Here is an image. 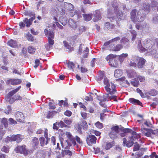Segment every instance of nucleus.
I'll use <instances>...</instances> for the list:
<instances>
[{
    "label": "nucleus",
    "mask_w": 158,
    "mask_h": 158,
    "mask_svg": "<svg viewBox=\"0 0 158 158\" xmlns=\"http://www.w3.org/2000/svg\"><path fill=\"white\" fill-rule=\"evenodd\" d=\"M109 6H111L110 9H108L107 16L111 22L115 20L118 26H120L118 21L123 20L124 18L122 11L119 10L118 8V4L116 0H108Z\"/></svg>",
    "instance_id": "1"
},
{
    "label": "nucleus",
    "mask_w": 158,
    "mask_h": 158,
    "mask_svg": "<svg viewBox=\"0 0 158 158\" xmlns=\"http://www.w3.org/2000/svg\"><path fill=\"white\" fill-rule=\"evenodd\" d=\"M142 10L139 9L138 11L136 9L132 10L130 12L131 19L135 23L137 22H141L143 21L146 17V14L141 12Z\"/></svg>",
    "instance_id": "2"
},
{
    "label": "nucleus",
    "mask_w": 158,
    "mask_h": 158,
    "mask_svg": "<svg viewBox=\"0 0 158 158\" xmlns=\"http://www.w3.org/2000/svg\"><path fill=\"white\" fill-rule=\"evenodd\" d=\"M104 84L105 85V88L107 94L113 95L116 92V86L112 82H110L109 81L107 78H105L103 81Z\"/></svg>",
    "instance_id": "3"
},
{
    "label": "nucleus",
    "mask_w": 158,
    "mask_h": 158,
    "mask_svg": "<svg viewBox=\"0 0 158 158\" xmlns=\"http://www.w3.org/2000/svg\"><path fill=\"white\" fill-rule=\"evenodd\" d=\"M35 19V17L34 14H33V17H31L29 19L27 18H25L23 21L20 22L19 23V26L21 29L23 28L26 26L27 27H29L31 24L33 20Z\"/></svg>",
    "instance_id": "4"
},
{
    "label": "nucleus",
    "mask_w": 158,
    "mask_h": 158,
    "mask_svg": "<svg viewBox=\"0 0 158 158\" xmlns=\"http://www.w3.org/2000/svg\"><path fill=\"white\" fill-rule=\"evenodd\" d=\"M131 58L134 61H138L137 66L139 68H143L146 61V60L143 58L139 57L135 55H133Z\"/></svg>",
    "instance_id": "5"
},
{
    "label": "nucleus",
    "mask_w": 158,
    "mask_h": 158,
    "mask_svg": "<svg viewBox=\"0 0 158 158\" xmlns=\"http://www.w3.org/2000/svg\"><path fill=\"white\" fill-rule=\"evenodd\" d=\"M119 131V127L118 126H114L111 128L110 132L109 133V136L112 139L116 138Z\"/></svg>",
    "instance_id": "6"
},
{
    "label": "nucleus",
    "mask_w": 158,
    "mask_h": 158,
    "mask_svg": "<svg viewBox=\"0 0 158 158\" xmlns=\"http://www.w3.org/2000/svg\"><path fill=\"white\" fill-rule=\"evenodd\" d=\"M15 150L16 152L23 154L25 156L27 155L28 153V151L26 148V146L24 145L16 147Z\"/></svg>",
    "instance_id": "7"
},
{
    "label": "nucleus",
    "mask_w": 158,
    "mask_h": 158,
    "mask_svg": "<svg viewBox=\"0 0 158 158\" xmlns=\"http://www.w3.org/2000/svg\"><path fill=\"white\" fill-rule=\"evenodd\" d=\"M44 135L46 139V141H45V138L44 137H41L39 139L40 143L42 146H44L45 144H47L48 141L50 140V139H49L48 136V130L47 129H45L44 131Z\"/></svg>",
    "instance_id": "8"
},
{
    "label": "nucleus",
    "mask_w": 158,
    "mask_h": 158,
    "mask_svg": "<svg viewBox=\"0 0 158 158\" xmlns=\"http://www.w3.org/2000/svg\"><path fill=\"white\" fill-rule=\"evenodd\" d=\"M135 137L131 136L129 137V140L127 141V140L126 138H124L123 139V144L124 146H126L128 147H130L133 145L134 142L135 140Z\"/></svg>",
    "instance_id": "9"
},
{
    "label": "nucleus",
    "mask_w": 158,
    "mask_h": 158,
    "mask_svg": "<svg viewBox=\"0 0 158 158\" xmlns=\"http://www.w3.org/2000/svg\"><path fill=\"white\" fill-rule=\"evenodd\" d=\"M148 39H150V40H151L150 38H148L146 40V42L145 43V47L146 48H144L143 47L142 44H141V40H139L138 41V48L139 50V52H146V51L148 52V49L150 48H152L153 46V45H152V46H151L150 47L146 48V44H147V40Z\"/></svg>",
    "instance_id": "10"
},
{
    "label": "nucleus",
    "mask_w": 158,
    "mask_h": 158,
    "mask_svg": "<svg viewBox=\"0 0 158 158\" xmlns=\"http://www.w3.org/2000/svg\"><path fill=\"white\" fill-rule=\"evenodd\" d=\"M97 138L94 135H89L87 137L86 142L89 146H91L93 144H95L96 143Z\"/></svg>",
    "instance_id": "11"
},
{
    "label": "nucleus",
    "mask_w": 158,
    "mask_h": 158,
    "mask_svg": "<svg viewBox=\"0 0 158 158\" xmlns=\"http://www.w3.org/2000/svg\"><path fill=\"white\" fill-rule=\"evenodd\" d=\"M15 117L17 121L21 123L24 122L25 117L22 112H16L15 114Z\"/></svg>",
    "instance_id": "12"
},
{
    "label": "nucleus",
    "mask_w": 158,
    "mask_h": 158,
    "mask_svg": "<svg viewBox=\"0 0 158 158\" xmlns=\"http://www.w3.org/2000/svg\"><path fill=\"white\" fill-rule=\"evenodd\" d=\"M22 82L21 80L19 79H11L7 80L6 81V84L11 85H15L20 84Z\"/></svg>",
    "instance_id": "13"
},
{
    "label": "nucleus",
    "mask_w": 158,
    "mask_h": 158,
    "mask_svg": "<svg viewBox=\"0 0 158 158\" xmlns=\"http://www.w3.org/2000/svg\"><path fill=\"white\" fill-rule=\"evenodd\" d=\"M154 44H156L158 47V39H152V40L148 39L147 40L146 48H148L151 46L152 47V46Z\"/></svg>",
    "instance_id": "14"
},
{
    "label": "nucleus",
    "mask_w": 158,
    "mask_h": 158,
    "mask_svg": "<svg viewBox=\"0 0 158 158\" xmlns=\"http://www.w3.org/2000/svg\"><path fill=\"white\" fill-rule=\"evenodd\" d=\"M22 98L19 95H15L11 98L9 97L6 98V100L10 104L13 103L15 101L21 100Z\"/></svg>",
    "instance_id": "15"
},
{
    "label": "nucleus",
    "mask_w": 158,
    "mask_h": 158,
    "mask_svg": "<svg viewBox=\"0 0 158 158\" xmlns=\"http://www.w3.org/2000/svg\"><path fill=\"white\" fill-rule=\"evenodd\" d=\"M141 131L145 136L147 137H149L152 134H153V130L151 129L141 128Z\"/></svg>",
    "instance_id": "16"
},
{
    "label": "nucleus",
    "mask_w": 158,
    "mask_h": 158,
    "mask_svg": "<svg viewBox=\"0 0 158 158\" xmlns=\"http://www.w3.org/2000/svg\"><path fill=\"white\" fill-rule=\"evenodd\" d=\"M63 6L65 9L69 11H71V12H73L74 10V6L70 3L65 2L64 3Z\"/></svg>",
    "instance_id": "17"
},
{
    "label": "nucleus",
    "mask_w": 158,
    "mask_h": 158,
    "mask_svg": "<svg viewBox=\"0 0 158 158\" xmlns=\"http://www.w3.org/2000/svg\"><path fill=\"white\" fill-rule=\"evenodd\" d=\"M101 18V12L99 10H97L95 12V14L93 19L94 22H97Z\"/></svg>",
    "instance_id": "18"
},
{
    "label": "nucleus",
    "mask_w": 158,
    "mask_h": 158,
    "mask_svg": "<svg viewBox=\"0 0 158 158\" xmlns=\"http://www.w3.org/2000/svg\"><path fill=\"white\" fill-rule=\"evenodd\" d=\"M142 9L143 10L146 14H148L150 10V6L149 3L144 2L143 4Z\"/></svg>",
    "instance_id": "19"
},
{
    "label": "nucleus",
    "mask_w": 158,
    "mask_h": 158,
    "mask_svg": "<svg viewBox=\"0 0 158 158\" xmlns=\"http://www.w3.org/2000/svg\"><path fill=\"white\" fill-rule=\"evenodd\" d=\"M66 135H67V137L69 139L70 142L74 146L76 145V138L73 137L71 133L69 132H66L65 133Z\"/></svg>",
    "instance_id": "20"
},
{
    "label": "nucleus",
    "mask_w": 158,
    "mask_h": 158,
    "mask_svg": "<svg viewBox=\"0 0 158 158\" xmlns=\"http://www.w3.org/2000/svg\"><path fill=\"white\" fill-rule=\"evenodd\" d=\"M127 76L129 78H132L137 76V73L134 70H128L127 71Z\"/></svg>",
    "instance_id": "21"
},
{
    "label": "nucleus",
    "mask_w": 158,
    "mask_h": 158,
    "mask_svg": "<svg viewBox=\"0 0 158 158\" xmlns=\"http://www.w3.org/2000/svg\"><path fill=\"white\" fill-rule=\"evenodd\" d=\"M52 38H48V44L45 45V48L47 50H49L54 44V42Z\"/></svg>",
    "instance_id": "22"
},
{
    "label": "nucleus",
    "mask_w": 158,
    "mask_h": 158,
    "mask_svg": "<svg viewBox=\"0 0 158 158\" xmlns=\"http://www.w3.org/2000/svg\"><path fill=\"white\" fill-rule=\"evenodd\" d=\"M11 141H16L17 142L19 143L22 140V138L21 137V135H13L11 137Z\"/></svg>",
    "instance_id": "23"
},
{
    "label": "nucleus",
    "mask_w": 158,
    "mask_h": 158,
    "mask_svg": "<svg viewBox=\"0 0 158 158\" xmlns=\"http://www.w3.org/2000/svg\"><path fill=\"white\" fill-rule=\"evenodd\" d=\"M21 88V86H19L16 89L9 92L7 94V98L9 97L10 98H11V97L17 92Z\"/></svg>",
    "instance_id": "24"
},
{
    "label": "nucleus",
    "mask_w": 158,
    "mask_h": 158,
    "mask_svg": "<svg viewBox=\"0 0 158 158\" xmlns=\"http://www.w3.org/2000/svg\"><path fill=\"white\" fill-rule=\"evenodd\" d=\"M45 35L48 37L53 39L54 38V34L53 32L52 31H48V30L45 29L44 30Z\"/></svg>",
    "instance_id": "25"
},
{
    "label": "nucleus",
    "mask_w": 158,
    "mask_h": 158,
    "mask_svg": "<svg viewBox=\"0 0 158 158\" xmlns=\"http://www.w3.org/2000/svg\"><path fill=\"white\" fill-rule=\"evenodd\" d=\"M107 97L104 99L103 101H109V100L112 101H115L117 102V96L116 95H112V96H109L108 94H107Z\"/></svg>",
    "instance_id": "26"
},
{
    "label": "nucleus",
    "mask_w": 158,
    "mask_h": 158,
    "mask_svg": "<svg viewBox=\"0 0 158 158\" xmlns=\"http://www.w3.org/2000/svg\"><path fill=\"white\" fill-rule=\"evenodd\" d=\"M51 141L53 145L54 146L53 147L54 148H55V149L58 150H60V144L59 143H57V145L56 146V139L55 137L54 136H52L51 138Z\"/></svg>",
    "instance_id": "27"
},
{
    "label": "nucleus",
    "mask_w": 158,
    "mask_h": 158,
    "mask_svg": "<svg viewBox=\"0 0 158 158\" xmlns=\"http://www.w3.org/2000/svg\"><path fill=\"white\" fill-rule=\"evenodd\" d=\"M120 43L122 45L125 47H127L129 45L128 40L126 38H122L120 41Z\"/></svg>",
    "instance_id": "28"
},
{
    "label": "nucleus",
    "mask_w": 158,
    "mask_h": 158,
    "mask_svg": "<svg viewBox=\"0 0 158 158\" xmlns=\"http://www.w3.org/2000/svg\"><path fill=\"white\" fill-rule=\"evenodd\" d=\"M7 44L12 48H16L17 47V42L16 40L11 39L8 41Z\"/></svg>",
    "instance_id": "29"
},
{
    "label": "nucleus",
    "mask_w": 158,
    "mask_h": 158,
    "mask_svg": "<svg viewBox=\"0 0 158 158\" xmlns=\"http://www.w3.org/2000/svg\"><path fill=\"white\" fill-rule=\"evenodd\" d=\"M158 92L155 89H151L150 90L145 93L146 95H149L153 96H155L157 94Z\"/></svg>",
    "instance_id": "30"
},
{
    "label": "nucleus",
    "mask_w": 158,
    "mask_h": 158,
    "mask_svg": "<svg viewBox=\"0 0 158 158\" xmlns=\"http://www.w3.org/2000/svg\"><path fill=\"white\" fill-rule=\"evenodd\" d=\"M39 144V141L37 138L35 137L32 140V145L34 149L37 148Z\"/></svg>",
    "instance_id": "31"
},
{
    "label": "nucleus",
    "mask_w": 158,
    "mask_h": 158,
    "mask_svg": "<svg viewBox=\"0 0 158 158\" xmlns=\"http://www.w3.org/2000/svg\"><path fill=\"white\" fill-rule=\"evenodd\" d=\"M129 101L130 102L135 105H139L141 106L142 104V103L139 100L134 98H130L129 99Z\"/></svg>",
    "instance_id": "32"
},
{
    "label": "nucleus",
    "mask_w": 158,
    "mask_h": 158,
    "mask_svg": "<svg viewBox=\"0 0 158 158\" xmlns=\"http://www.w3.org/2000/svg\"><path fill=\"white\" fill-rule=\"evenodd\" d=\"M73 12H71L70 14V15L71 16H77L78 18H80L81 17V16L80 13V11H77V10H74Z\"/></svg>",
    "instance_id": "33"
},
{
    "label": "nucleus",
    "mask_w": 158,
    "mask_h": 158,
    "mask_svg": "<svg viewBox=\"0 0 158 158\" xmlns=\"http://www.w3.org/2000/svg\"><path fill=\"white\" fill-rule=\"evenodd\" d=\"M146 24H137L135 25V27L138 30H143L146 27Z\"/></svg>",
    "instance_id": "34"
},
{
    "label": "nucleus",
    "mask_w": 158,
    "mask_h": 158,
    "mask_svg": "<svg viewBox=\"0 0 158 158\" xmlns=\"http://www.w3.org/2000/svg\"><path fill=\"white\" fill-rule=\"evenodd\" d=\"M83 16L85 21H89L92 18V14H83Z\"/></svg>",
    "instance_id": "35"
},
{
    "label": "nucleus",
    "mask_w": 158,
    "mask_h": 158,
    "mask_svg": "<svg viewBox=\"0 0 158 158\" xmlns=\"http://www.w3.org/2000/svg\"><path fill=\"white\" fill-rule=\"evenodd\" d=\"M59 21L64 26L65 25L67 22V20L66 17H60L59 18Z\"/></svg>",
    "instance_id": "36"
},
{
    "label": "nucleus",
    "mask_w": 158,
    "mask_h": 158,
    "mask_svg": "<svg viewBox=\"0 0 158 158\" xmlns=\"http://www.w3.org/2000/svg\"><path fill=\"white\" fill-rule=\"evenodd\" d=\"M123 46L122 44H118L115 46H114V48H111L110 50L114 51H119L123 48Z\"/></svg>",
    "instance_id": "37"
},
{
    "label": "nucleus",
    "mask_w": 158,
    "mask_h": 158,
    "mask_svg": "<svg viewBox=\"0 0 158 158\" xmlns=\"http://www.w3.org/2000/svg\"><path fill=\"white\" fill-rule=\"evenodd\" d=\"M150 53L152 57H154L156 60H158V52L157 53L156 50H152L151 51Z\"/></svg>",
    "instance_id": "38"
},
{
    "label": "nucleus",
    "mask_w": 158,
    "mask_h": 158,
    "mask_svg": "<svg viewBox=\"0 0 158 158\" xmlns=\"http://www.w3.org/2000/svg\"><path fill=\"white\" fill-rule=\"evenodd\" d=\"M122 71L120 69H117L115 70L114 76L118 78L121 76L122 74Z\"/></svg>",
    "instance_id": "39"
},
{
    "label": "nucleus",
    "mask_w": 158,
    "mask_h": 158,
    "mask_svg": "<svg viewBox=\"0 0 158 158\" xmlns=\"http://www.w3.org/2000/svg\"><path fill=\"white\" fill-rule=\"evenodd\" d=\"M106 78L105 76V74L103 72L100 71L99 72V75L97 78V80L98 81L102 80L103 78Z\"/></svg>",
    "instance_id": "40"
},
{
    "label": "nucleus",
    "mask_w": 158,
    "mask_h": 158,
    "mask_svg": "<svg viewBox=\"0 0 158 158\" xmlns=\"http://www.w3.org/2000/svg\"><path fill=\"white\" fill-rule=\"evenodd\" d=\"M115 57V56L114 55L112 54H110L107 56L106 59L107 61L109 60V61H110L111 62L113 61V60L115 59L114 58Z\"/></svg>",
    "instance_id": "41"
},
{
    "label": "nucleus",
    "mask_w": 158,
    "mask_h": 158,
    "mask_svg": "<svg viewBox=\"0 0 158 158\" xmlns=\"http://www.w3.org/2000/svg\"><path fill=\"white\" fill-rule=\"evenodd\" d=\"M83 128L85 130H87L88 129V126L86 122L85 121H83L80 124Z\"/></svg>",
    "instance_id": "42"
},
{
    "label": "nucleus",
    "mask_w": 158,
    "mask_h": 158,
    "mask_svg": "<svg viewBox=\"0 0 158 158\" xmlns=\"http://www.w3.org/2000/svg\"><path fill=\"white\" fill-rule=\"evenodd\" d=\"M25 36L29 41H33L34 40L33 36L29 32L26 34L25 35Z\"/></svg>",
    "instance_id": "43"
},
{
    "label": "nucleus",
    "mask_w": 158,
    "mask_h": 158,
    "mask_svg": "<svg viewBox=\"0 0 158 158\" xmlns=\"http://www.w3.org/2000/svg\"><path fill=\"white\" fill-rule=\"evenodd\" d=\"M114 145V143L113 141L111 142L108 143L106 144L105 148L106 150L109 149L110 148Z\"/></svg>",
    "instance_id": "44"
},
{
    "label": "nucleus",
    "mask_w": 158,
    "mask_h": 158,
    "mask_svg": "<svg viewBox=\"0 0 158 158\" xmlns=\"http://www.w3.org/2000/svg\"><path fill=\"white\" fill-rule=\"evenodd\" d=\"M105 27L108 30L113 29L114 27V25L113 24H110L109 22H106L105 23Z\"/></svg>",
    "instance_id": "45"
},
{
    "label": "nucleus",
    "mask_w": 158,
    "mask_h": 158,
    "mask_svg": "<svg viewBox=\"0 0 158 158\" xmlns=\"http://www.w3.org/2000/svg\"><path fill=\"white\" fill-rule=\"evenodd\" d=\"M69 25L72 28L75 27L76 26V24L75 22L72 19H69L68 21Z\"/></svg>",
    "instance_id": "46"
},
{
    "label": "nucleus",
    "mask_w": 158,
    "mask_h": 158,
    "mask_svg": "<svg viewBox=\"0 0 158 158\" xmlns=\"http://www.w3.org/2000/svg\"><path fill=\"white\" fill-rule=\"evenodd\" d=\"M56 112L55 111H49L48 114L47 115V118H52L53 117L56 113Z\"/></svg>",
    "instance_id": "47"
},
{
    "label": "nucleus",
    "mask_w": 158,
    "mask_h": 158,
    "mask_svg": "<svg viewBox=\"0 0 158 158\" xmlns=\"http://www.w3.org/2000/svg\"><path fill=\"white\" fill-rule=\"evenodd\" d=\"M113 60V61L111 62V63L110 61H109V64L111 66V67L116 68L118 66L117 60L115 59H114Z\"/></svg>",
    "instance_id": "48"
},
{
    "label": "nucleus",
    "mask_w": 158,
    "mask_h": 158,
    "mask_svg": "<svg viewBox=\"0 0 158 158\" xmlns=\"http://www.w3.org/2000/svg\"><path fill=\"white\" fill-rule=\"evenodd\" d=\"M27 50L29 53L33 54L35 51V49L33 46H29Z\"/></svg>",
    "instance_id": "49"
},
{
    "label": "nucleus",
    "mask_w": 158,
    "mask_h": 158,
    "mask_svg": "<svg viewBox=\"0 0 158 158\" xmlns=\"http://www.w3.org/2000/svg\"><path fill=\"white\" fill-rule=\"evenodd\" d=\"M67 64L69 69H72L73 71V68L74 67V64L73 63V62L69 61Z\"/></svg>",
    "instance_id": "50"
},
{
    "label": "nucleus",
    "mask_w": 158,
    "mask_h": 158,
    "mask_svg": "<svg viewBox=\"0 0 158 158\" xmlns=\"http://www.w3.org/2000/svg\"><path fill=\"white\" fill-rule=\"evenodd\" d=\"M128 56V55L127 53H123L119 56V60L121 62H122L123 60L124 59L127 57Z\"/></svg>",
    "instance_id": "51"
},
{
    "label": "nucleus",
    "mask_w": 158,
    "mask_h": 158,
    "mask_svg": "<svg viewBox=\"0 0 158 158\" xmlns=\"http://www.w3.org/2000/svg\"><path fill=\"white\" fill-rule=\"evenodd\" d=\"M63 43L64 44V47L66 48L69 49L70 51H72V50L73 48L66 41H64Z\"/></svg>",
    "instance_id": "52"
},
{
    "label": "nucleus",
    "mask_w": 158,
    "mask_h": 158,
    "mask_svg": "<svg viewBox=\"0 0 158 158\" xmlns=\"http://www.w3.org/2000/svg\"><path fill=\"white\" fill-rule=\"evenodd\" d=\"M56 124L58 125L59 127L62 128L65 127L67 126V125L64 123V122L62 121H60L59 122H56Z\"/></svg>",
    "instance_id": "53"
},
{
    "label": "nucleus",
    "mask_w": 158,
    "mask_h": 158,
    "mask_svg": "<svg viewBox=\"0 0 158 158\" xmlns=\"http://www.w3.org/2000/svg\"><path fill=\"white\" fill-rule=\"evenodd\" d=\"M95 125L97 128L99 129L102 128L103 127V124L99 121L95 123Z\"/></svg>",
    "instance_id": "54"
},
{
    "label": "nucleus",
    "mask_w": 158,
    "mask_h": 158,
    "mask_svg": "<svg viewBox=\"0 0 158 158\" xmlns=\"http://www.w3.org/2000/svg\"><path fill=\"white\" fill-rule=\"evenodd\" d=\"M131 33L132 36V40H134L135 39L136 35V32L134 30H131Z\"/></svg>",
    "instance_id": "55"
},
{
    "label": "nucleus",
    "mask_w": 158,
    "mask_h": 158,
    "mask_svg": "<svg viewBox=\"0 0 158 158\" xmlns=\"http://www.w3.org/2000/svg\"><path fill=\"white\" fill-rule=\"evenodd\" d=\"M49 108L52 109H54L55 108V105L54 104V101L53 100H50L49 102Z\"/></svg>",
    "instance_id": "56"
},
{
    "label": "nucleus",
    "mask_w": 158,
    "mask_h": 158,
    "mask_svg": "<svg viewBox=\"0 0 158 158\" xmlns=\"http://www.w3.org/2000/svg\"><path fill=\"white\" fill-rule=\"evenodd\" d=\"M12 109L10 106H8L7 108L4 110V113L6 114H9L11 113Z\"/></svg>",
    "instance_id": "57"
},
{
    "label": "nucleus",
    "mask_w": 158,
    "mask_h": 158,
    "mask_svg": "<svg viewBox=\"0 0 158 158\" xmlns=\"http://www.w3.org/2000/svg\"><path fill=\"white\" fill-rule=\"evenodd\" d=\"M89 49L88 47H86L85 49L83 51L84 53L83 56L84 58H87L88 55Z\"/></svg>",
    "instance_id": "58"
},
{
    "label": "nucleus",
    "mask_w": 158,
    "mask_h": 158,
    "mask_svg": "<svg viewBox=\"0 0 158 158\" xmlns=\"http://www.w3.org/2000/svg\"><path fill=\"white\" fill-rule=\"evenodd\" d=\"M1 123L5 127H6L7 126V120L6 118H3L2 120Z\"/></svg>",
    "instance_id": "59"
},
{
    "label": "nucleus",
    "mask_w": 158,
    "mask_h": 158,
    "mask_svg": "<svg viewBox=\"0 0 158 158\" xmlns=\"http://www.w3.org/2000/svg\"><path fill=\"white\" fill-rule=\"evenodd\" d=\"M151 5L152 7H155L157 6L158 2L154 0H152L151 3Z\"/></svg>",
    "instance_id": "60"
},
{
    "label": "nucleus",
    "mask_w": 158,
    "mask_h": 158,
    "mask_svg": "<svg viewBox=\"0 0 158 158\" xmlns=\"http://www.w3.org/2000/svg\"><path fill=\"white\" fill-rule=\"evenodd\" d=\"M57 26L59 29H62L63 28V27L60 25L58 22H56V24H53V27H55Z\"/></svg>",
    "instance_id": "61"
},
{
    "label": "nucleus",
    "mask_w": 158,
    "mask_h": 158,
    "mask_svg": "<svg viewBox=\"0 0 158 158\" xmlns=\"http://www.w3.org/2000/svg\"><path fill=\"white\" fill-rule=\"evenodd\" d=\"M137 78L140 82H143L144 81L145 78L144 77L137 75Z\"/></svg>",
    "instance_id": "62"
},
{
    "label": "nucleus",
    "mask_w": 158,
    "mask_h": 158,
    "mask_svg": "<svg viewBox=\"0 0 158 158\" xmlns=\"http://www.w3.org/2000/svg\"><path fill=\"white\" fill-rule=\"evenodd\" d=\"M152 21L155 23H156L158 22V15H157L153 16Z\"/></svg>",
    "instance_id": "63"
},
{
    "label": "nucleus",
    "mask_w": 158,
    "mask_h": 158,
    "mask_svg": "<svg viewBox=\"0 0 158 158\" xmlns=\"http://www.w3.org/2000/svg\"><path fill=\"white\" fill-rule=\"evenodd\" d=\"M131 83L134 86L137 87L139 84V81L136 80H134L133 81L131 82Z\"/></svg>",
    "instance_id": "64"
}]
</instances>
